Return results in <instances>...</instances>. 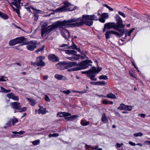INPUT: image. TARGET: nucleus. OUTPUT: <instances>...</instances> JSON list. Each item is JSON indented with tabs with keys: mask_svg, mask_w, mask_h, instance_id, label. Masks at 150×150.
<instances>
[{
	"mask_svg": "<svg viewBox=\"0 0 150 150\" xmlns=\"http://www.w3.org/2000/svg\"><path fill=\"white\" fill-rule=\"evenodd\" d=\"M45 46L44 45H42L41 47L39 48L35 51V52L38 53V52H40L42 51L44 49Z\"/></svg>",
	"mask_w": 150,
	"mask_h": 150,
	"instance_id": "2f4dec72",
	"label": "nucleus"
},
{
	"mask_svg": "<svg viewBox=\"0 0 150 150\" xmlns=\"http://www.w3.org/2000/svg\"><path fill=\"white\" fill-rule=\"evenodd\" d=\"M100 79L107 80L108 79V77L105 75H101L99 77Z\"/></svg>",
	"mask_w": 150,
	"mask_h": 150,
	"instance_id": "a19ab883",
	"label": "nucleus"
},
{
	"mask_svg": "<svg viewBox=\"0 0 150 150\" xmlns=\"http://www.w3.org/2000/svg\"><path fill=\"white\" fill-rule=\"evenodd\" d=\"M132 107L131 106L126 105V107H125V110L130 111L132 109Z\"/></svg>",
	"mask_w": 150,
	"mask_h": 150,
	"instance_id": "49530a36",
	"label": "nucleus"
},
{
	"mask_svg": "<svg viewBox=\"0 0 150 150\" xmlns=\"http://www.w3.org/2000/svg\"><path fill=\"white\" fill-rule=\"evenodd\" d=\"M20 110V112H25L27 110V107H23L22 108H20V109H19Z\"/></svg>",
	"mask_w": 150,
	"mask_h": 150,
	"instance_id": "8fccbe9b",
	"label": "nucleus"
},
{
	"mask_svg": "<svg viewBox=\"0 0 150 150\" xmlns=\"http://www.w3.org/2000/svg\"><path fill=\"white\" fill-rule=\"evenodd\" d=\"M0 17L4 19H7L8 18V16L7 14L1 12H0Z\"/></svg>",
	"mask_w": 150,
	"mask_h": 150,
	"instance_id": "b1692460",
	"label": "nucleus"
},
{
	"mask_svg": "<svg viewBox=\"0 0 150 150\" xmlns=\"http://www.w3.org/2000/svg\"><path fill=\"white\" fill-rule=\"evenodd\" d=\"M28 100L30 101L31 103V105L32 106H34L36 104L35 101L34 100L30 98H28L27 99Z\"/></svg>",
	"mask_w": 150,
	"mask_h": 150,
	"instance_id": "f704fd0d",
	"label": "nucleus"
},
{
	"mask_svg": "<svg viewBox=\"0 0 150 150\" xmlns=\"http://www.w3.org/2000/svg\"><path fill=\"white\" fill-rule=\"evenodd\" d=\"M29 12H31V10H30L31 7H27L25 8Z\"/></svg>",
	"mask_w": 150,
	"mask_h": 150,
	"instance_id": "69168bd1",
	"label": "nucleus"
},
{
	"mask_svg": "<svg viewBox=\"0 0 150 150\" xmlns=\"http://www.w3.org/2000/svg\"><path fill=\"white\" fill-rule=\"evenodd\" d=\"M12 133L14 134H22L25 133V132L23 131H21L18 132H13Z\"/></svg>",
	"mask_w": 150,
	"mask_h": 150,
	"instance_id": "37998d69",
	"label": "nucleus"
},
{
	"mask_svg": "<svg viewBox=\"0 0 150 150\" xmlns=\"http://www.w3.org/2000/svg\"><path fill=\"white\" fill-rule=\"evenodd\" d=\"M48 57L49 59L53 62L58 61L59 60L58 58L54 54L49 55Z\"/></svg>",
	"mask_w": 150,
	"mask_h": 150,
	"instance_id": "ddd939ff",
	"label": "nucleus"
},
{
	"mask_svg": "<svg viewBox=\"0 0 150 150\" xmlns=\"http://www.w3.org/2000/svg\"><path fill=\"white\" fill-rule=\"evenodd\" d=\"M11 120L8 122L6 123V126H7V127H8L10 126L11 125Z\"/></svg>",
	"mask_w": 150,
	"mask_h": 150,
	"instance_id": "bf43d9fd",
	"label": "nucleus"
},
{
	"mask_svg": "<svg viewBox=\"0 0 150 150\" xmlns=\"http://www.w3.org/2000/svg\"><path fill=\"white\" fill-rule=\"evenodd\" d=\"M103 103L105 104H107L108 103V101L106 100H104L103 101Z\"/></svg>",
	"mask_w": 150,
	"mask_h": 150,
	"instance_id": "338daca9",
	"label": "nucleus"
},
{
	"mask_svg": "<svg viewBox=\"0 0 150 150\" xmlns=\"http://www.w3.org/2000/svg\"><path fill=\"white\" fill-rule=\"evenodd\" d=\"M25 44L27 45L26 47L28 50L32 51L36 48L37 42L35 41H30Z\"/></svg>",
	"mask_w": 150,
	"mask_h": 150,
	"instance_id": "423d86ee",
	"label": "nucleus"
},
{
	"mask_svg": "<svg viewBox=\"0 0 150 150\" xmlns=\"http://www.w3.org/2000/svg\"><path fill=\"white\" fill-rule=\"evenodd\" d=\"M60 114H62V115L59 116V117H62L63 116H70L71 115V114L69 112H64L62 113H60Z\"/></svg>",
	"mask_w": 150,
	"mask_h": 150,
	"instance_id": "7c9ffc66",
	"label": "nucleus"
},
{
	"mask_svg": "<svg viewBox=\"0 0 150 150\" xmlns=\"http://www.w3.org/2000/svg\"><path fill=\"white\" fill-rule=\"evenodd\" d=\"M8 3L10 4V6H11V7L13 9V10L15 9V8H14V7H13V4H12V2L11 3H10L9 2V3Z\"/></svg>",
	"mask_w": 150,
	"mask_h": 150,
	"instance_id": "680f3d73",
	"label": "nucleus"
},
{
	"mask_svg": "<svg viewBox=\"0 0 150 150\" xmlns=\"http://www.w3.org/2000/svg\"><path fill=\"white\" fill-rule=\"evenodd\" d=\"M78 63L75 62H70L68 63L67 67H70L73 66L78 67Z\"/></svg>",
	"mask_w": 150,
	"mask_h": 150,
	"instance_id": "aec40b11",
	"label": "nucleus"
},
{
	"mask_svg": "<svg viewBox=\"0 0 150 150\" xmlns=\"http://www.w3.org/2000/svg\"><path fill=\"white\" fill-rule=\"evenodd\" d=\"M104 25L105 26V28L106 27L107 30H109L112 28L114 29L115 26V23H107Z\"/></svg>",
	"mask_w": 150,
	"mask_h": 150,
	"instance_id": "9b49d317",
	"label": "nucleus"
},
{
	"mask_svg": "<svg viewBox=\"0 0 150 150\" xmlns=\"http://www.w3.org/2000/svg\"><path fill=\"white\" fill-rule=\"evenodd\" d=\"M11 122L12 123V125H14L15 124L18 122V119L16 118L11 119Z\"/></svg>",
	"mask_w": 150,
	"mask_h": 150,
	"instance_id": "e433bc0d",
	"label": "nucleus"
},
{
	"mask_svg": "<svg viewBox=\"0 0 150 150\" xmlns=\"http://www.w3.org/2000/svg\"><path fill=\"white\" fill-rule=\"evenodd\" d=\"M73 58L77 60H78L79 58H80V55L76 54L74 55Z\"/></svg>",
	"mask_w": 150,
	"mask_h": 150,
	"instance_id": "3c124183",
	"label": "nucleus"
},
{
	"mask_svg": "<svg viewBox=\"0 0 150 150\" xmlns=\"http://www.w3.org/2000/svg\"><path fill=\"white\" fill-rule=\"evenodd\" d=\"M62 22L63 21L58 22V23H56L49 25L46 28H42L41 30V36L43 37L44 34H48L56 28L58 27L59 25L63 26L64 25H62L61 24Z\"/></svg>",
	"mask_w": 150,
	"mask_h": 150,
	"instance_id": "7ed1b4c3",
	"label": "nucleus"
},
{
	"mask_svg": "<svg viewBox=\"0 0 150 150\" xmlns=\"http://www.w3.org/2000/svg\"><path fill=\"white\" fill-rule=\"evenodd\" d=\"M6 95L9 98L12 99L14 100L18 101L19 100V97L17 96H15L12 93H8Z\"/></svg>",
	"mask_w": 150,
	"mask_h": 150,
	"instance_id": "4468645a",
	"label": "nucleus"
},
{
	"mask_svg": "<svg viewBox=\"0 0 150 150\" xmlns=\"http://www.w3.org/2000/svg\"><path fill=\"white\" fill-rule=\"evenodd\" d=\"M40 141L39 139L35 140L32 142V143L35 146L38 145L40 143Z\"/></svg>",
	"mask_w": 150,
	"mask_h": 150,
	"instance_id": "4c0bfd02",
	"label": "nucleus"
},
{
	"mask_svg": "<svg viewBox=\"0 0 150 150\" xmlns=\"http://www.w3.org/2000/svg\"><path fill=\"white\" fill-rule=\"evenodd\" d=\"M68 46L67 44H63L60 46V47H67Z\"/></svg>",
	"mask_w": 150,
	"mask_h": 150,
	"instance_id": "052dcab7",
	"label": "nucleus"
},
{
	"mask_svg": "<svg viewBox=\"0 0 150 150\" xmlns=\"http://www.w3.org/2000/svg\"><path fill=\"white\" fill-rule=\"evenodd\" d=\"M45 101L47 102L50 101V99L49 97L47 95H45Z\"/></svg>",
	"mask_w": 150,
	"mask_h": 150,
	"instance_id": "603ef678",
	"label": "nucleus"
},
{
	"mask_svg": "<svg viewBox=\"0 0 150 150\" xmlns=\"http://www.w3.org/2000/svg\"><path fill=\"white\" fill-rule=\"evenodd\" d=\"M99 21L102 23H104L105 22V19L102 18V17L98 19Z\"/></svg>",
	"mask_w": 150,
	"mask_h": 150,
	"instance_id": "5fc2aeb1",
	"label": "nucleus"
},
{
	"mask_svg": "<svg viewBox=\"0 0 150 150\" xmlns=\"http://www.w3.org/2000/svg\"><path fill=\"white\" fill-rule=\"evenodd\" d=\"M111 34L114 35L116 37H118L119 38L122 36L121 34L118 32L113 30H109L106 32L105 34L106 38L107 39L110 38V35Z\"/></svg>",
	"mask_w": 150,
	"mask_h": 150,
	"instance_id": "0eeeda50",
	"label": "nucleus"
},
{
	"mask_svg": "<svg viewBox=\"0 0 150 150\" xmlns=\"http://www.w3.org/2000/svg\"><path fill=\"white\" fill-rule=\"evenodd\" d=\"M102 70L101 68L98 67V69L95 68V71H92L91 70L90 72H89L88 74V76L89 77L91 80L92 81H96L97 80L96 78H94L96 76V73H98Z\"/></svg>",
	"mask_w": 150,
	"mask_h": 150,
	"instance_id": "39448f33",
	"label": "nucleus"
},
{
	"mask_svg": "<svg viewBox=\"0 0 150 150\" xmlns=\"http://www.w3.org/2000/svg\"><path fill=\"white\" fill-rule=\"evenodd\" d=\"M103 6H104L106 7L107 8H108L110 11H112L113 10V8L110 7V6H108L106 4H103Z\"/></svg>",
	"mask_w": 150,
	"mask_h": 150,
	"instance_id": "de8ad7c7",
	"label": "nucleus"
},
{
	"mask_svg": "<svg viewBox=\"0 0 150 150\" xmlns=\"http://www.w3.org/2000/svg\"><path fill=\"white\" fill-rule=\"evenodd\" d=\"M81 54L82 55H80V58L81 59H84L85 58H88V57L86 56V52L83 53L82 51H81Z\"/></svg>",
	"mask_w": 150,
	"mask_h": 150,
	"instance_id": "c756f323",
	"label": "nucleus"
},
{
	"mask_svg": "<svg viewBox=\"0 0 150 150\" xmlns=\"http://www.w3.org/2000/svg\"><path fill=\"white\" fill-rule=\"evenodd\" d=\"M16 44H17V42L15 38L10 40L9 42V44L10 46H13Z\"/></svg>",
	"mask_w": 150,
	"mask_h": 150,
	"instance_id": "5701e85b",
	"label": "nucleus"
},
{
	"mask_svg": "<svg viewBox=\"0 0 150 150\" xmlns=\"http://www.w3.org/2000/svg\"><path fill=\"white\" fill-rule=\"evenodd\" d=\"M54 77L58 80H67V79L65 77L60 74H55L54 75Z\"/></svg>",
	"mask_w": 150,
	"mask_h": 150,
	"instance_id": "2eb2a0df",
	"label": "nucleus"
},
{
	"mask_svg": "<svg viewBox=\"0 0 150 150\" xmlns=\"http://www.w3.org/2000/svg\"><path fill=\"white\" fill-rule=\"evenodd\" d=\"M102 121L104 122H107L108 120L106 118L105 114H104L102 117Z\"/></svg>",
	"mask_w": 150,
	"mask_h": 150,
	"instance_id": "72a5a7b5",
	"label": "nucleus"
},
{
	"mask_svg": "<svg viewBox=\"0 0 150 150\" xmlns=\"http://www.w3.org/2000/svg\"><path fill=\"white\" fill-rule=\"evenodd\" d=\"M92 62V61L90 60L83 61L81 62L78 63V65L79 67L75 68L72 69L71 70L75 71L86 69L89 66L91 65L89 64L91 63Z\"/></svg>",
	"mask_w": 150,
	"mask_h": 150,
	"instance_id": "20e7f679",
	"label": "nucleus"
},
{
	"mask_svg": "<svg viewBox=\"0 0 150 150\" xmlns=\"http://www.w3.org/2000/svg\"><path fill=\"white\" fill-rule=\"evenodd\" d=\"M10 105L12 108L17 110L20 109L21 106L20 103L17 102L11 103Z\"/></svg>",
	"mask_w": 150,
	"mask_h": 150,
	"instance_id": "9d476101",
	"label": "nucleus"
},
{
	"mask_svg": "<svg viewBox=\"0 0 150 150\" xmlns=\"http://www.w3.org/2000/svg\"><path fill=\"white\" fill-rule=\"evenodd\" d=\"M34 20L35 21H36L38 19V17L35 13H34Z\"/></svg>",
	"mask_w": 150,
	"mask_h": 150,
	"instance_id": "13d9d810",
	"label": "nucleus"
},
{
	"mask_svg": "<svg viewBox=\"0 0 150 150\" xmlns=\"http://www.w3.org/2000/svg\"><path fill=\"white\" fill-rule=\"evenodd\" d=\"M47 112H48L46 110V108H43L42 107H40L38 110V113L39 114L41 113L44 115Z\"/></svg>",
	"mask_w": 150,
	"mask_h": 150,
	"instance_id": "a211bd4d",
	"label": "nucleus"
},
{
	"mask_svg": "<svg viewBox=\"0 0 150 150\" xmlns=\"http://www.w3.org/2000/svg\"><path fill=\"white\" fill-rule=\"evenodd\" d=\"M22 0H14L12 1L13 5H14L17 8H20L21 2Z\"/></svg>",
	"mask_w": 150,
	"mask_h": 150,
	"instance_id": "f3484780",
	"label": "nucleus"
},
{
	"mask_svg": "<svg viewBox=\"0 0 150 150\" xmlns=\"http://www.w3.org/2000/svg\"><path fill=\"white\" fill-rule=\"evenodd\" d=\"M118 13L120 15L122 16L123 17L125 18L126 17L125 15V14L123 13V12H121L120 11H118Z\"/></svg>",
	"mask_w": 150,
	"mask_h": 150,
	"instance_id": "864d4df0",
	"label": "nucleus"
},
{
	"mask_svg": "<svg viewBox=\"0 0 150 150\" xmlns=\"http://www.w3.org/2000/svg\"><path fill=\"white\" fill-rule=\"evenodd\" d=\"M104 97L112 99H115L116 98L115 95L112 93H109L107 94L106 96H104Z\"/></svg>",
	"mask_w": 150,
	"mask_h": 150,
	"instance_id": "412c9836",
	"label": "nucleus"
},
{
	"mask_svg": "<svg viewBox=\"0 0 150 150\" xmlns=\"http://www.w3.org/2000/svg\"><path fill=\"white\" fill-rule=\"evenodd\" d=\"M77 47L76 45L73 42H72V44L70 46L68 47L69 49L72 48L74 49H76Z\"/></svg>",
	"mask_w": 150,
	"mask_h": 150,
	"instance_id": "ea45409f",
	"label": "nucleus"
},
{
	"mask_svg": "<svg viewBox=\"0 0 150 150\" xmlns=\"http://www.w3.org/2000/svg\"><path fill=\"white\" fill-rule=\"evenodd\" d=\"M66 52L67 54H73L74 55H76L77 52L74 50H67Z\"/></svg>",
	"mask_w": 150,
	"mask_h": 150,
	"instance_id": "4be33fe9",
	"label": "nucleus"
},
{
	"mask_svg": "<svg viewBox=\"0 0 150 150\" xmlns=\"http://www.w3.org/2000/svg\"><path fill=\"white\" fill-rule=\"evenodd\" d=\"M1 92L5 93H8L9 92L11 91V90H6L4 88L2 87H1Z\"/></svg>",
	"mask_w": 150,
	"mask_h": 150,
	"instance_id": "473e14b6",
	"label": "nucleus"
},
{
	"mask_svg": "<svg viewBox=\"0 0 150 150\" xmlns=\"http://www.w3.org/2000/svg\"><path fill=\"white\" fill-rule=\"evenodd\" d=\"M77 8H78V7L77 6H74L73 9H71L70 8L69 9V11H74V10L76 9Z\"/></svg>",
	"mask_w": 150,
	"mask_h": 150,
	"instance_id": "0e129e2a",
	"label": "nucleus"
},
{
	"mask_svg": "<svg viewBox=\"0 0 150 150\" xmlns=\"http://www.w3.org/2000/svg\"><path fill=\"white\" fill-rule=\"evenodd\" d=\"M45 59V57L42 56H40L37 58L36 65L38 66L43 67L45 65V62L42 60Z\"/></svg>",
	"mask_w": 150,
	"mask_h": 150,
	"instance_id": "6e6552de",
	"label": "nucleus"
},
{
	"mask_svg": "<svg viewBox=\"0 0 150 150\" xmlns=\"http://www.w3.org/2000/svg\"><path fill=\"white\" fill-rule=\"evenodd\" d=\"M64 4V6H62L63 8L66 11H69L70 8H67L70 6H72V5L69 2L67 1H64L63 3Z\"/></svg>",
	"mask_w": 150,
	"mask_h": 150,
	"instance_id": "f8f14e48",
	"label": "nucleus"
},
{
	"mask_svg": "<svg viewBox=\"0 0 150 150\" xmlns=\"http://www.w3.org/2000/svg\"><path fill=\"white\" fill-rule=\"evenodd\" d=\"M98 20L97 17L94 15H83L79 18H73L67 20H64L61 24L62 25H70L74 27L82 26L84 24L91 26L93 24V20Z\"/></svg>",
	"mask_w": 150,
	"mask_h": 150,
	"instance_id": "f257e3e1",
	"label": "nucleus"
},
{
	"mask_svg": "<svg viewBox=\"0 0 150 150\" xmlns=\"http://www.w3.org/2000/svg\"><path fill=\"white\" fill-rule=\"evenodd\" d=\"M134 137H135L140 136H141V132H138L137 133H134Z\"/></svg>",
	"mask_w": 150,
	"mask_h": 150,
	"instance_id": "6e6d98bb",
	"label": "nucleus"
},
{
	"mask_svg": "<svg viewBox=\"0 0 150 150\" xmlns=\"http://www.w3.org/2000/svg\"><path fill=\"white\" fill-rule=\"evenodd\" d=\"M11 137L12 138H17V137H20V136L19 135H18V134H15L13 135L12 134L11 135Z\"/></svg>",
	"mask_w": 150,
	"mask_h": 150,
	"instance_id": "4d7b16f0",
	"label": "nucleus"
},
{
	"mask_svg": "<svg viewBox=\"0 0 150 150\" xmlns=\"http://www.w3.org/2000/svg\"><path fill=\"white\" fill-rule=\"evenodd\" d=\"M101 17L104 19H108L109 17V15L108 13H103L101 14L100 15Z\"/></svg>",
	"mask_w": 150,
	"mask_h": 150,
	"instance_id": "a878e982",
	"label": "nucleus"
},
{
	"mask_svg": "<svg viewBox=\"0 0 150 150\" xmlns=\"http://www.w3.org/2000/svg\"><path fill=\"white\" fill-rule=\"evenodd\" d=\"M62 35L66 40H68L70 36V32L68 30L65 29L62 32Z\"/></svg>",
	"mask_w": 150,
	"mask_h": 150,
	"instance_id": "1a4fd4ad",
	"label": "nucleus"
},
{
	"mask_svg": "<svg viewBox=\"0 0 150 150\" xmlns=\"http://www.w3.org/2000/svg\"><path fill=\"white\" fill-rule=\"evenodd\" d=\"M134 29V28H133L131 29L127 33V35L129 36H130L131 34L132 33V32L133 31Z\"/></svg>",
	"mask_w": 150,
	"mask_h": 150,
	"instance_id": "c03bdc74",
	"label": "nucleus"
},
{
	"mask_svg": "<svg viewBox=\"0 0 150 150\" xmlns=\"http://www.w3.org/2000/svg\"><path fill=\"white\" fill-rule=\"evenodd\" d=\"M54 11L55 12H65L66 11L64 9L62 6L61 7L56 9V10H54Z\"/></svg>",
	"mask_w": 150,
	"mask_h": 150,
	"instance_id": "393cba45",
	"label": "nucleus"
},
{
	"mask_svg": "<svg viewBox=\"0 0 150 150\" xmlns=\"http://www.w3.org/2000/svg\"><path fill=\"white\" fill-rule=\"evenodd\" d=\"M31 8L34 11L33 12L34 13H39V12L41 11L40 10H37L36 9L34 8V7H31Z\"/></svg>",
	"mask_w": 150,
	"mask_h": 150,
	"instance_id": "79ce46f5",
	"label": "nucleus"
},
{
	"mask_svg": "<svg viewBox=\"0 0 150 150\" xmlns=\"http://www.w3.org/2000/svg\"><path fill=\"white\" fill-rule=\"evenodd\" d=\"M61 91L66 95H68L71 93V91L69 90H67L63 91Z\"/></svg>",
	"mask_w": 150,
	"mask_h": 150,
	"instance_id": "a18cd8bd",
	"label": "nucleus"
},
{
	"mask_svg": "<svg viewBox=\"0 0 150 150\" xmlns=\"http://www.w3.org/2000/svg\"><path fill=\"white\" fill-rule=\"evenodd\" d=\"M20 8H15V9L13 11H16L17 14L18 15V16H19L20 13L19 11V9Z\"/></svg>",
	"mask_w": 150,
	"mask_h": 150,
	"instance_id": "09e8293b",
	"label": "nucleus"
},
{
	"mask_svg": "<svg viewBox=\"0 0 150 150\" xmlns=\"http://www.w3.org/2000/svg\"><path fill=\"white\" fill-rule=\"evenodd\" d=\"M8 78L7 77L4 76H0V81H5L8 80Z\"/></svg>",
	"mask_w": 150,
	"mask_h": 150,
	"instance_id": "c9c22d12",
	"label": "nucleus"
},
{
	"mask_svg": "<svg viewBox=\"0 0 150 150\" xmlns=\"http://www.w3.org/2000/svg\"><path fill=\"white\" fill-rule=\"evenodd\" d=\"M90 122L89 121H86L81 120V124L83 126H86L89 124Z\"/></svg>",
	"mask_w": 150,
	"mask_h": 150,
	"instance_id": "cd10ccee",
	"label": "nucleus"
},
{
	"mask_svg": "<svg viewBox=\"0 0 150 150\" xmlns=\"http://www.w3.org/2000/svg\"><path fill=\"white\" fill-rule=\"evenodd\" d=\"M97 85H105V83L104 81H97Z\"/></svg>",
	"mask_w": 150,
	"mask_h": 150,
	"instance_id": "58836bf2",
	"label": "nucleus"
},
{
	"mask_svg": "<svg viewBox=\"0 0 150 150\" xmlns=\"http://www.w3.org/2000/svg\"><path fill=\"white\" fill-rule=\"evenodd\" d=\"M79 117V115H74L68 117H65L66 120L69 121H73Z\"/></svg>",
	"mask_w": 150,
	"mask_h": 150,
	"instance_id": "dca6fc26",
	"label": "nucleus"
},
{
	"mask_svg": "<svg viewBox=\"0 0 150 150\" xmlns=\"http://www.w3.org/2000/svg\"><path fill=\"white\" fill-rule=\"evenodd\" d=\"M95 68L96 67H92L88 71H83L81 72L83 74H87V76H88V74L89 72H90L91 70H92V71H95Z\"/></svg>",
	"mask_w": 150,
	"mask_h": 150,
	"instance_id": "c85d7f7f",
	"label": "nucleus"
},
{
	"mask_svg": "<svg viewBox=\"0 0 150 150\" xmlns=\"http://www.w3.org/2000/svg\"><path fill=\"white\" fill-rule=\"evenodd\" d=\"M115 18L116 23L114 29L118 31L119 33L122 36L125 33V25L123 24V21L118 14H116Z\"/></svg>",
	"mask_w": 150,
	"mask_h": 150,
	"instance_id": "f03ea898",
	"label": "nucleus"
},
{
	"mask_svg": "<svg viewBox=\"0 0 150 150\" xmlns=\"http://www.w3.org/2000/svg\"><path fill=\"white\" fill-rule=\"evenodd\" d=\"M126 106V105H125V104L121 103L120 104V106L117 108V109L122 110H125V107Z\"/></svg>",
	"mask_w": 150,
	"mask_h": 150,
	"instance_id": "bb28decb",
	"label": "nucleus"
},
{
	"mask_svg": "<svg viewBox=\"0 0 150 150\" xmlns=\"http://www.w3.org/2000/svg\"><path fill=\"white\" fill-rule=\"evenodd\" d=\"M129 144L131 145V146H135L136 145V144L134 143H133L132 142H129Z\"/></svg>",
	"mask_w": 150,
	"mask_h": 150,
	"instance_id": "e2e57ef3",
	"label": "nucleus"
},
{
	"mask_svg": "<svg viewBox=\"0 0 150 150\" xmlns=\"http://www.w3.org/2000/svg\"><path fill=\"white\" fill-rule=\"evenodd\" d=\"M59 136V135L57 133H54L52 134V137H57Z\"/></svg>",
	"mask_w": 150,
	"mask_h": 150,
	"instance_id": "774afa93",
	"label": "nucleus"
},
{
	"mask_svg": "<svg viewBox=\"0 0 150 150\" xmlns=\"http://www.w3.org/2000/svg\"><path fill=\"white\" fill-rule=\"evenodd\" d=\"M17 44L21 43L25 41V38L23 37L16 38Z\"/></svg>",
	"mask_w": 150,
	"mask_h": 150,
	"instance_id": "6ab92c4d",
	"label": "nucleus"
}]
</instances>
